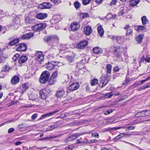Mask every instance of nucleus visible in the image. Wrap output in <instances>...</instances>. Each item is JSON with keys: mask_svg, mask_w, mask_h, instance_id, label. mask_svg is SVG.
<instances>
[{"mask_svg": "<svg viewBox=\"0 0 150 150\" xmlns=\"http://www.w3.org/2000/svg\"><path fill=\"white\" fill-rule=\"evenodd\" d=\"M97 30L100 36L102 37L104 35V30L102 25H100L98 26Z\"/></svg>", "mask_w": 150, "mask_h": 150, "instance_id": "f3484780", "label": "nucleus"}, {"mask_svg": "<svg viewBox=\"0 0 150 150\" xmlns=\"http://www.w3.org/2000/svg\"><path fill=\"white\" fill-rule=\"evenodd\" d=\"M91 136L92 137L98 138L99 137V135L98 133H96L95 134L92 133Z\"/></svg>", "mask_w": 150, "mask_h": 150, "instance_id": "3c124183", "label": "nucleus"}, {"mask_svg": "<svg viewBox=\"0 0 150 150\" xmlns=\"http://www.w3.org/2000/svg\"><path fill=\"white\" fill-rule=\"evenodd\" d=\"M117 2V0H112V1L111 2L110 4V5L111 6H112V5H115L116 4Z\"/></svg>", "mask_w": 150, "mask_h": 150, "instance_id": "bf43d9fd", "label": "nucleus"}, {"mask_svg": "<svg viewBox=\"0 0 150 150\" xmlns=\"http://www.w3.org/2000/svg\"><path fill=\"white\" fill-rule=\"evenodd\" d=\"M140 0H131L130 1V5L132 6H134L137 5L139 2Z\"/></svg>", "mask_w": 150, "mask_h": 150, "instance_id": "bb28decb", "label": "nucleus"}, {"mask_svg": "<svg viewBox=\"0 0 150 150\" xmlns=\"http://www.w3.org/2000/svg\"><path fill=\"white\" fill-rule=\"evenodd\" d=\"M135 29L137 31H140L145 30L146 29L144 26L142 25H138L135 28Z\"/></svg>", "mask_w": 150, "mask_h": 150, "instance_id": "cd10ccee", "label": "nucleus"}, {"mask_svg": "<svg viewBox=\"0 0 150 150\" xmlns=\"http://www.w3.org/2000/svg\"><path fill=\"white\" fill-rule=\"evenodd\" d=\"M144 60H145V58L144 56L143 55L141 59L140 62H144Z\"/></svg>", "mask_w": 150, "mask_h": 150, "instance_id": "0e129e2a", "label": "nucleus"}, {"mask_svg": "<svg viewBox=\"0 0 150 150\" xmlns=\"http://www.w3.org/2000/svg\"><path fill=\"white\" fill-rule=\"evenodd\" d=\"M89 142L88 139L86 138H84L83 141H82V143L84 144H88Z\"/></svg>", "mask_w": 150, "mask_h": 150, "instance_id": "5fc2aeb1", "label": "nucleus"}, {"mask_svg": "<svg viewBox=\"0 0 150 150\" xmlns=\"http://www.w3.org/2000/svg\"><path fill=\"white\" fill-rule=\"evenodd\" d=\"M51 1L55 4H58L61 2L60 0H50Z\"/></svg>", "mask_w": 150, "mask_h": 150, "instance_id": "4d7b16f0", "label": "nucleus"}, {"mask_svg": "<svg viewBox=\"0 0 150 150\" xmlns=\"http://www.w3.org/2000/svg\"><path fill=\"white\" fill-rule=\"evenodd\" d=\"M141 19L143 25H146L148 23V21L147 19L146 16H143L142 18Z\"/></svg>", "mask_w": 150, "mask_h": 150, "instance_id": "72a5a7b5", "label": "nucleus"}, {"mask_svg": "<svg viewBox=\"0 0 150 150\" xmlns=\"http://www.w3.org/2000/svg\"><path fill=\"white\" fill-rule=\"evenodd\" d=\"M35 58L37 61L41 62L44 60V56L41 52H38L35 54Z\"/></svg>", "mask_w": 150, "mask_h": 150, "instance_id": "9b49d317", "label": "nucleus"}, {"mask_svg": "<svg viewBox=\"0 0 150 150\" xmlns=\"http://www.w3.org/2000/svg\"><path fill=\"white\" fill-rule=\"evenodd\" d=\"M19 81V77L16 76L13 77L11 80V83L12 84H16L18 83Z\"/></svg>", "mask_w": 150, "mask_h": 150, "instance_id": "aec40b11", "label": "nucleus"}, {"mask_svg": "<svg viewBox=\"0 0 150 150\" xmlns=\"http://www.w3.org/2000/svg\"><path fill=\"white\" fill-rule=\"evenodd\" d=\"M80 16L83 18H85L88 16V14L87 13H81L80 14Z\"/></svg>", "mask_w": 150, "mask_h": 150, "instance_id": "a19ab883", "label": "nucleus"}, {"mask_svg": "<svg viewBox=\"0 0 150 150\" xmlns=\"http://www.w3.org/2000/svg\"><path fill=\"white\" fill-rule=\"evenodd\" d=\"M124 9H122L121 10V11H120L119 13V14L120 15H122L124 13Z\"/></svg>", "mask_w": 150, "mask_h": 150, "instance_id": "e2e57ef3", "label": "nucleus"}, {"mask_svg": "<svg viewBox=\"0 0 150 150\" xmlns=\"http://www.w3.org/2000/svg\"><path fill=\"white\" fill-rule=\"evenodd\" d=\"M46 68L49 70H52L55 68H57L58 67L55 65L54 64L52 63L49 62L46 65Z\"/></svg>", "mask_w": 150, "mask_h": 150, "instance_id": "4468645a", "label": "nucleus"}, {"mask_svg": "<svg viewBox=\"0 0 150 150\" xmlns=\"http://www.w3.org/2000/svg\"><path fill=\"white\" fill-rule=\"evenodd\" d=\"M91 1V0H83L82 3L84 5H87L89 4Z\"/></svg>", "mask_w": 150, "mask_h": 150, "instance_id": "a18cd8bd", "label": "nucleus"}, {"mask_svg": "<svg viewBox=\"0 0 150 150\" xmlns=\"http://www.w3.org/2000/svg\"><path fill=\"white\" fill-rule=\"evenodd\" d=\"M126 128V127L125 126H122V127H113L112 128H111L110 129H111L112 130H115L117 129H118L121 128H123L125 129Z\"/></svg>", "mask_w": 150, "mask_h": 150, "instance_id": "c03bdc74", "label": "nucleus"}, {"mask_svg": "<svg viewBox=\"0 0 150 150\" xmlns=\"http://www.w3.org/2000/svg\"><path fill=\"white\" fill-rule=\"evenodd\" d=\"M57 125H56L51 126L47 129V131H51L57 127Z\"/></svg>", "mask_w": 150, "mask_h": 150, "instance_id": "e433bc0d", "label": "nucleus"}, {"mask_svg": "<svg viewBox=\"0 0 150 150\" xmlns=\"http://www.w3.org/2000/svg\"><path fill=\"white\" fill-rule=\"evenodd\" d=\"M52 7L51 4L48 2H45L41 4L39 6V8L41 9H49Z\"/></svg>", "mask_w": 150, "mask_h": 150, "instance_id": "6e6552de", "label": "nucleus"}, {"mask_svg": "<svg viewBox=\"0 0 150 150\" xmlns=\"http://www.w3.org/2000/svg\"><path fill=\"white\" fill-rule=\"evenodd\" d=\"M109 38L113 40H116V36H115L110 35Z\"/></svg>", "mask_w": 150, "mask_h": 150, "instance_id": "338daca9", "label": "nucleus"}, {"mask_svg": "<svg viewBox=\"0 0 150 150\" xmlns=\"http://www.w3.org/2000/svg\"><path fill=\"white\" fill-rule=\"evenodd\" d=\"M20 39L19 38H16L11 41L9 42L8 44L10 46H13L18 43L19 42Z\"/></svg>", "mask_w": 150, "mask_h": 150, "instance_id": "6ab92c4d", "label": "nucleus"}, {"mask_svg": "<svg viewBox=\"0 0 150 150\" xmlns=\"http://www.w3.org/2000/svg\"><path fill=\"white\" fill-rule=\"evenodd\" d=\"M22 92H23L28 88V86L26 84H24L22 86Z\"/></svg>", "mask_w": 150, "mask_h": 150, "instance_id": "37998d69", "label": "nucleus"}, {"mask_svg": "<svg viewBox=\"0 0 150 150\" xmlns=\"http://www.w3.org/2000/svg\"><path fill=\"white\" fill-rule=\"evenodd\" d=\"M88 44V42L86 40L81 41L77 44L76 45V47L79 49H83Z\"/></svg>", "mask_w": 150, "mask_h": 150, "instance_id": "7ed1b4c3", "label": "nucleus"}, {"mask_svg": "<svg viewBox=\"0 0 150 150\" xmlns=\"http://www.w3.org/2000/svg\"><path fill=\"white\" fill-rule=\"evenodd\" d=\"M50 74L49 72L48 71H46L42 72L41 76H42V77H44L46 79H48L50 76Z\"/></svg>", "mask_w": 150, "mask_h": 150, "instance_id": "4be33fe9", "label": "nucleus"}, {"mask_svg": "<svg viewBox=\"0 0 150 150\" xmlns=\"http://www.w3.org/2000/svg\"><path fill=\"white\" fill-rule=\"evenodd\" d=\"M70 28L71 31H76L80 28V25L79 23L75 22L71 24Z\"/></svg>", "mask_w": 150, "mask_h": 150, "instance_id": "423d86ee", "label": "nucleus"}, {"mask_svg": "<svg viewBox=\"0 0 150 150\" xmlns=\"http://www.w3.org/2000/svg\"><path fill=\"white\" fill-rule=\"evenodd\" d=\"M113 94L112 93H106L104 95V96H106V97H108L109 98H110L112 96Z\"/></svg>", "mask_w": 150, "mask_h": 150, "instance_id": "8fccbe9b", "label": "nucleus"}, {"mask_svg": "<svg viewBox=\"0 0 150 150\" xmlns=\"http://www.w3.org/2000/svg\"><path fill=\"white\" fill-rule=\"evenodd\" d=\"M135 127L133 126H129L126 127L125 131H129L130 130H132L134 129Z\"/></svg>", "mask_w": 150, "mask_h": 150, "instance_id": "de8ad7c7", "label": "nucleus"}, {"mask_svg": "<svg viewBox=\"0 0 150 150\" xmlns=\"http://www.w3.org/2000/svg\"><path fill=\"white\" fill-rule=\"evenodd\" d=\"M112 112V109H107L106 111L104 113L105 115H108Z\"/></svg>", "mask_w": 150, "mask_h": 150, "instance_id": "09e8293b", "label": "nucleus"}, {"mask_svg": "<svg viewBox=\"0 0 150 150\" xmlns=\"http://www.w3.org/2000/svg\"><path fill=\"white\" fill-rule=\"evenodd\" d=\"M47 16V15L46 13H40L36 15V17L40 19H44Z\"/></svg>", "mask_w": 150, "mask_h": 150, "instance_id": "a211bd4d", "label": "nucleus"}, {"mask_svg": "<svg viewBox=\"0 0 150 150\" xmlns=\"http://www.w3.org/2000/svg\"><path fill=\"white\" fill-rule=\"evenodd\" d=\"M79 83L77 82L72 83L69 87V90L71 91H74L77 90L79 87Z\"/></svg>", "mask_w": 150, "mask_h": 150, "instance_id": "9d476101", "label": "nucleus"}, {"mask_svg": "<svg viewBox=\"0 0 150 150\" xmlns=\"http://www.w3.org/2000/svg\"><path fill=\"white\" fill-rule=\"evenodd\" d=\"M59 111V110H56L55 111H53L52 112H49L48 113H47L46 114H45L42 115V117H45L46 116H48L50 115H53V114H55L57 112H58Z\"/></svg>", "mask_w": 150, "mask_h": 150, "instance_id": "393cba45", "label": "nucleus"}, {"mask_svg": "<svg viewBox=\"0 0 150 150\" xmlns=\"http://www.w3.org/2000/svg\"><path fill=\"white\" fill-rule=\"evenodd\" d=\"M98 83V80L96 79H94L91 81V86H94Z\"/></svg>", "mask_w": 150, "mask_h": 150, "instance_id": "c9c22d12", "label": "nucleus"}, {"mask_svg": "<svg viewBox=\"0 0 150 150\" xmlns=\"http://www.w3.org/2000/svg\"><path fill=\"white\" fill-rule=\"evenodd\" d=\"M112 67L111 66L110 64H107L106 67V69H107V74H110L111 73V70Z\"/></svg>", "mask_w": 150, "mask_h": 150, "instance_id": "c756f323", "label": "nucleus"}, {"mask_svg": "<svg viewBox=\"0 0 150 150\" xmlns=\"http://www.w3.org/2000/svg\"><path fill=\"white\" fill-rule=\"evenodd\" d=\"M141 113V116L142 117H144L146 116H148L150 115V111L146 110L144 111H142L141 112H139L138 113Z\"/></svg>", "mask_w": 150, "mask_h": 150, "instance_id": "412c9836", "label": "nucleus"}, {"mask_svg": "<svg viewBox=\"0 0 150 150\" xmlns=\"http://www.w3.org/2000/svg\"><path fill=\"white\" fill-rule=\"evenodd\" d=\"M123 134L124 135H125V137H129L132 135H135V134L133 132H132L130 134H124L123 133V134Z\"/></svg>", "mask_w": 150, "mask_h": 150, "instance_id": "6e6d98bb", "label": "nucleus"}, {"mask_svg": "<svg viewBox=\"0 0 150 150\" xmlns=\"http://www.w3.org/2000/svg\"><path fill=\"white\" fill-rule=\"evenodd\" d=\"M124 29L127 30L126 35H132V30L130 26L129 25L125 26Z\"/></svg>", "mask_w": 150, "mask_h": 150, "instance_id": "ddd939ff", "label": "nucleus"}, {"mask_svg": "<svg viewBox=\"0 0 150 150\" xmlns=\"http://www.w3.org/2000/svg\"><path fill=\"white\" fill-rule=\"evenodd\" d=\"M65 92L63 90L57 91L56 93V95L58 98H60L62 97L64 95Z\"/></svg>", "mask_w": 150, "mask_h": 150, "instance_id": "dca6fc26", "label": "nucleus"}, {"mask_svg": "<svg viewBox=\"0 0 150 150\" xmlns=\"http://www.w3.org/2000/svg\"><path fill=\"white\" fill-rule=\"evenodd\" d=\"M73 148L72 145H69L65 148V150H72Z\"/></svg>", "mask_w": 150, "mask_h": 150, "instance_id": "13d9d810", "label": "nucleus"}, {"mask_svg": "<svg viewBox=\"0 0 150 150\" xmlns=\"http://www.w3.org/2000/svg\"><path fill=\"white\" fill-rule=\"evenodd\" d=\"M56 81V80L55 79L50 77L48 81V83L49 85H52L54 84Z\"/></svg>", "mask_w": 150, "mask_h": 150, "instance_id": "f704fd0d", "label": "nucleus"}, {"mask_svg": "<svg viewBox=\"0 0 150 150\" xmlns=\"http://www.w3.org/2000/svg\"><path fill=\"white\" fill-rule=\"evenodd\" d=\"M45 40L47 42L52 40L54 41H56V42H58L59 39L56 35H54L46 37Z\"/></svg>", "mask_w": 150, "mask_h": 150, "instance_id": "1a4fd4ad", "label": "nucleus"}, {"mask_svg": "<svg viewBox=\"0 0 150 150\" xmlns=\"http://www.w3.org/2000/svg\"><path fill=\"white\" fill-rule=\"evenodd\" d=\"M123 48L120 46L116 47L114 51V54L115 56L120 57L121 56Z\"/></svg>", "mask_w": 150, "mask_h": 150, "instance_id": "0eeeda50", "label": "nucleus"}, {"mask_svg": "<svg viewBox=\"0 0 150 150\" xmlns=\"http://www.w3.org/2000/svg\"><path fill=\"white\" fill-rule=\"evenodd\" d=\"M28 48L27 45L25 43H22L16 45L15 46L16 50L20 52L25 51Z\"/></svg>", "mask_w": 150, "mask_h": 150, "instance_id": "f257e3e1", "label": "nucleus"}, {"mask_svg": "<svg viewBox=\"0 0 150 150\" xmlns=\"http://www.w3.org/2000/svg\"><path fill=\"white\" fill-rule=\"evenodd\" d=\"M120 69L117 66H116L113 68V70L114 71L117 72L119 71Z\"/></svg>", "mask_w": 150, "mask_h": 150, "instance_id": "052dcab7", "label": "nucleus"}, {"mask_svg": "<svg viewBox=\"0 0 150 150\" xmlns=\"http://www.w3.org/2000/svg\"><path fill=\"white\" fill-rule=\"evenodd\" d=\"M19 54H16L13 57V60L15 61L17 60V59L19 57Z\"/></svg>", "mask_w": 150, "mask_h": 150, "instance_id": "603ef678", "label": "nucleus"}, {"mask_svg": "<svg viewBox=\"0 0 150 150\" xmlns=\"http://www.w3.org/2000/svg\"><path fill=\"white\" fill-rule=\"evenodd\" d=\"M79 135L78 134H76L75 136H72L71 137H69L68 138V141H72L74 139H76V137L77 136H79Z\"/></svg>", "mask_w": 150, "mask_h": 150, "instance_id": "58836bf2", "label": "nucleus"}, {"mask_svg": "<svg viewBox=\"0 0 150 150\" xmlns=\"http://www.w3.org/2000/svg\"><path fill=\"white\" fill-rule=\"evenodd\" d=\"M84 32L86 35H89L92 32V30L91 27L88 26L84 28Z\"/></svg>", "mask_w": 150, "mask_h": 150, "instance_id": "f8f14e48", "label": "nucleus"}, {"mask_svg": "<svg viewBox=\"0 0 150 150\" xmlns=\"http://www.w3.org/2000/svg\"><path fill=\"white\" fill-rule=\"evenodd\" d=\"M49 90L48 89H43L40 92V94L41 98L43 100L46 99L47 97L49 94Z\"/></svg>", "mask_w": 150, "mask_h": 150, "instance_id": "20e7f679", "label": "nucleus"}, {"mask_svg": "<svg viewBox=\"0 0 150 150\" xmlns=\"http://www.w3.org/2000/svg\"><path fill=\"white\" fill-rule=\"evenodd\" d=\"M74 6L75 7L76 9H77L79 8L80 6V4L79 2L76 1L74 3Z\"/></svg>", "mask_w": 150, "mask_h": 150, "instance_id": "ea45409f", "label": "nucleus"}, {"mask_svg": "<svg viewBox=\"0 0 150 150\" xmlns=\"http://www.w3.org/2000/svg\"><path fill=\"white\" fill-rule=\"evenodd\" d=\"M48 80V79H46L44 77H42V76H41V77L40 79V81L41 83H45Z\"/></svg>", "mask_w": 150, "mask_h": 150, "instance_id": "473e14b6", "label": "nucleus"}, {"mask_svg": "<svg viewBox=\"0 0 150 150\" xmlns=\"http://www.w3.org/2000/svg\"><path fill=\"white\" fill-rule=\"evenodd\" d=\"M143 37V35L140 34L135 38V40L138 43H140L142 42Z\"/></svg>", "mask_w": 150, "mask_h": 150, "instance_id": "b1692460", "label": "nucleus"}, {"mask_svg": "<svg viewBox=\"0 0 150 150\" xmlns=\"http://www.w3.org/2000/svg\"><path fill=\"white\" fill-rule=\"evenodd\" d=\"M10 69V67L6 65L3 67L2 71L3 72L8 71Z\"/></svg>", "mask_w": 150, "mask_h": 150, "instance_id": "4c0bfd02", "label": "nucleus"}, {"mask_svg": "<svg viewBox=\"0 0 150 150\" xmlns=\"http://www.w3.org/2000/svg\"><path fill=\"white\" fill-rule=\"evenodd\" d=\"M46 27L45 23L37 24L32 27V29L33 30L39 31L44 29Z\"/></svg>", "mask_w": 150, "mask_h": 150, "instance_id": "f03ea898", "label": "nucleus"}, {"mask_svg": "<svg viewBox=\"0 0 150 150\" xmlns=\"http://www.w3.org/2000/svg\"><path fill=\"white\" fill-rule=\"evenodd\" d=\"M116 40L117 43L121 44L124 41V38L122 36H116Z\"/></svg>", "mask_w": 150, "mask_h": 150, "instance_id": "a878e982", "label": "nucleus"}, {"mask_svg": "<svg viewBox=\"0 0 150 150\" xmlns=\"http://www.w3.org/2000/svg\"><path fill=\"white\" fill-rule=\"evenodd\" d=\"M34 34L31 33H30L23 35L22 36V39H29L33 36Z\"/></svg>", "mask_w": 150, "mask_h": 150, "instance_id": "2eb2a0df", "label": "nucleus"}, {"mask_svg": "<svg viewBox=\"0 0 150 150\" xmlns=\"http://www.w3.org/2000/svg\"><path fill=\"white\" fill-rule=\"evenodd\" d=\"M98 141L96 139H93L90 140L88 143V144H90L92 143H95Z\"/></svg>", "mask_w": 150, "mask_h": 150, "instance_id": "864d4df0", "label": "nucleus"}, {"mask_svg": "<svg viewBox=\"0 0 150 150\" xmlns=\"http://www.w3.org/2000/svg\"><path fill=\"white\" fill-rule=\"evenodd\" d=\"M14 129L13 128H11L9 129L8 130V133H12L14 131Z\"/></svg>", "mask_w": 150, "mask_h": 150, "instance_id": "680f3d73", "label": "nucleus"}, {"mask_svg": "<svg viewBox=\"0 0 150 150\" xmlns=\"http://www.w3.org/2000/svg\"><path fill=\"white\" fill-rule=\"evenodd\" d=\"M28 59V58L25 56H23L21 57L19 60L18 62L20 63H23L25 62Z\"/></svg>", "mask_w": 150, "mask_h": 150, "instance_id": "5701e85b", "label": "nucleus"}, {"mask_svg": "<svg viewBox=\"0 0 150 150\" xmlns=\"http://www.w3.org/2000/svg\"><path fill=\"white\" fill-rule=\"evenodd\" d=\"M37 117V115L36 114H34L31 117V118L33 120H34Z\"/></svg>", "mask_w": 150, "mask_h": 150, "instance_id": "69168bd1", "label": "nucleus"}, {"mask_svg": "<svg viewBox=\"0 0 150 150\" xmlns=\"http://www.w3.org/2000/svg\"><path fill=\"white\" fill-rule=\"evenodd\" d=\"M99 86L101 87H103L105 86L108 82V77L105 76H102L101 78Z\"/></svg>", "mask_w": 150, "mask_h": 150, "instance_id": "39448f33", "label": "nucleus"}, {"mask_svg": "<svg viewBox=\"0 0 150 150\" xmlns=\"http://www.w3.org/2000/svg\"><path fill=\"white\" fill-rule=\"evenodd\" d=\"M74 58L73 56H69L68 57L67 60L70 63H72L74 62Z\"/></svg>", "mask_w": 150, "mask_h": 150, "instance_id": "79ce46f5", "label": "nucleus"}, {"mask_svg": "<svg viewBox=\"0 0 150 150\" xmlns=\"http://www.w3.org/2000/svg\"><path fill=\"white\" fill-rule=\"evenodd\" d=\"M55 50L54 49L52 48L49 49L47 51V53L49 55L52 56L53 55L54 52Z\"/></svg>", "mask_w": 150, "mask_h": 150, "instance_id": "2f4dec72", "label": "nucleus"}, {"mask_svg": "<svg viewBox=\"0 0 150 150\" xmlns=\"http://www.w3.org/2000/svg\"><path fill=\"white\" fill-rule=\"evenodd\" d=\"M93 50L94 53L96 54H99L101 52V49L98 47L94 48Z\"/></svg>", "mask_w": 150, "mask_h": 150, "instance_id": "7c9ffc66", "label": "nucleus"}, {"mask_svg": "<svg viewBox=\"0 0 150 150\" xmlns=\"http://www.w3.org/2000/svg\"><path fill=\"white\" fill-rule=\"evenodd\" d=\"M58 72L57 71H56L52 74L51 77L55 79L57 76Z\"/></svg>", "mask_w": 150, "mask_h": 150, "instance_id": "49530a36", "label": "nucleus"}, {"mask_svg": "<svg viewBox=\"0 0 150 150\" xmlns=\"http://www.w3.org/2000/svg\"><path fill=\"white\" fill-rule=\"evenodd\" d=\"M145 61L147 62H150V57H146L145 58Z\"/></svg>", "mask_w": 150, "mask_h": 150, "instance_id": "774afa93", "label": "nucleus"}, {"mask_svg": "<svg viewBox=\"0 0 150 150\" xmlns=\"http://www.w3.org/2000/svg\"><path fill=\"white\" fill-rule=\"evenodd\" d=\"M149 84H150L149 83H147L146 85L143 86H142V87L139 88V89L137 90V91H140L143 90L145 89L146 88L150 87V85H149Z\"/></svg>", "mask_w": 150, "mask_h": 150, "instance_id": "c85d7f7f", "label": "nucleus"}]
</instances>
